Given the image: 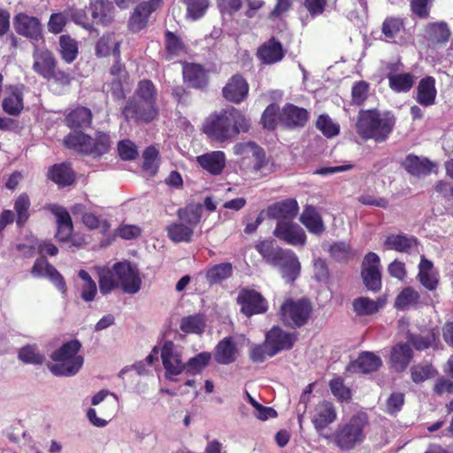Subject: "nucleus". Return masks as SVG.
<instances>
[{
    "label": "nucleus",
    "instance_id": "1",
    "mask_svg": "<svg viewBox=\"0 0 453 453\" xmlns=\"http://www.w3.org/2000/svg\"><path fill=\"white\" fill-rule=\"evenodd\" d=\"M95 270L98 275L100 292L104 296L117 288L130 295H134L141 289L140 271L129 261L117 262L111 267L96 266Z\"/></svg>",
    "mask_w": 453,
    "mask_h": 453
},
{
    "label": "nucleus",
    "instance_id": "2",
    "mask_svg": "<svg viewBox=\"0 0 453 453\" xmlns=\"http://www.w3.org/2000/svg\"><path fill=\"white\" fill-rule=\"evenodd\" d=\"M250 121L236 108L229 107L211 114L203 124L204 134L212 141L225 142L247 132Z\"/></svg>",
    "mask_w": 453,
    "mask_h": 453
},
{
    "label": "nucleus",
    "instance_id": "3",
    "mask_svg": "<svg viewBox=\"0 0 453 453\" xmlns=\"http://www.w3.org/2000/svg\"><path fill=\"white\" fill-rule=\"evenodd\" d=\"M395 124V118L391 112L365 110L359 111L356 127L363 139L383 142L389 137Z\"/></svg>",
    "mask_w": 453,
    "mask_h": 453
},
{
    "label": "nucleus",
    "instance_id": "4",
    "mask_svg": "<svg viewBox=\"0 0 453 453\" xmlns=\"http://www.w3.org/2000/svg\"><path fill=\"white\" fill-rule=\"evenodd\" d=\"M156 96V88L150 81H140L134 96L123 110L125 118L143 122L153 120L157 115Z\"/></svg>",
    "mask_w": 453,
    "mask_h": 453
},
{
    "label": "nucleus",
    "instance_id": "5",
    "mask_svg": "<svg viewBox=\"0 0 453 453\" xmlns=\"http://www.w3.org/2000/svg\"><path fill=\"white\" fill-rule=\"evenodd\" d=\"M81 344L77 340L64 343L50 356L48 368L55 376L71 377L81 369L84 358L80 354Z\"/></svg>",
    "mask_w": 453,
    "mask_h": 453
},
{
    "label": "nucleus",
    "instance_id": "6",
    "mask_svg": "<svg viewBox=\"0 0 453 453\" xmlns=\"http://www.w3.org/2000/svg\"><path fill=\"white\" fill-rule=\"evenodd\" d=\"M65 144L81 153L99 157L108 151L111 142L106 134L98 133L93 139L83 133L73 132L65 138Z\"/></svg>",
    "mask_w": 453,
    "mask_h": 453
},
{
    "label": "nucleus",
    "instance_id": "7",
    "mask_svg": "<svg viewBox=\"0 0 453 453\" xmlns=\"http://www.w3.org/2000/svg\"><path fill=\"white\" fill-rule=\"evenodd\" d=\"M367 418L364 414L353 416L349 421L342 426L336 433V444L342 449H350L365 439V428Z\"/></svg>",
    "mask_w": 453,
    "mask_h": 453
},
{
    "label": "nucleus",
    "instance_id": "8",
    "mask_svg": "<svg viewBox=\"0 0 453 453\" xmlns=\"http://www.w3.org/2000/svg\"><path fill=\"white\" fill-rule=\"evenodd\" d=\"M183 348L180 345L174 344L171 341H166L161 347V360L165 370V377L170 380L180 375L186 368L183 362Z\"/></svg>",
    "mask_w": 453,
    "mask_h": 453
},
{
    "label": "nucleus",
    "instance_id": "9",
    "mask_svg": "<svg viewBox=\"0 0 453 453\" xmlns=\"http://www.w3.org/2000/svg\"><path fill=\"white\" fill-rule=\"evenodd\" d=\"M311 305L305 299L287 300L280 308L282 320L291 326H301L304 325L311 313Z\"/></svg>",
    "mask_w": 453,
    "mask_h": 453
},
{
    "label": "nucleus",
    "instance_id": "10",
    "mask_svg": "<svg viewBox=\"0 0 453 453\" xmlns=\"http://www.w3.org/2000/svg\"><path fill=\"white\" fill-rule=\"evenodd\" d=\"M33 60L32 68L37 74L47 80L53 78L56 60L44 42L34 46Z\"/></svg>",
    "mask_w": 453,
    "mask_h": 453
},
{
    "label": "nucleus",
    "instance_id": "11",
    "mask_svg": "<svg viewBox=\"0 0 453 453\" xmlns=\"http://www.w3.org/2000/svg\"><path fill=\"white\" fill-rule=\"evenodd\" d=\"M362 277L366 288L376 291L381 286L380 257L373 252L368 253L363 261Z\"/></svg>",
    "mask_w": 453,
    "mask_h": 453
},
{
    "label": "nucleus",
    "instance_id": "12",
    "mask_svg": "<svg viewBox=\"0 0 453 453\" xmlns=\"http://www.w3.org/2000/svg\"><path fill=\"white\" fill-rule=\"evenodd\" d=\"M14 26L17 33L29 38L34 46L44 42L41 24L37 19L19 14L16 16Z\"/></svg>",
    "mask_w": 453,
    "mask_h": 453
},
{
    "label": "nucleus",
    "instance_id": "13",
    "mask_svg": "<svg viewBox=\"0 0 453 453\" xmlns=\"http://www.w3.org/2000/svg\"><path fill=\"white\" fill-rule=\"evenodd\" d=\"M274 235L287 243L297 246L304 245L306 235L302 227L291 221H280L273 231Z\"/></svg>",
    "mask_w": 453,
    "mask_h": 453
},
{
    "label": "nucleus",
    "instance_id": "14",
    "mask_svg": "<svg viewBox=\"0 0 453 453\" xmlns=\"http://www.w3.org/2000/svg\"><path fill=\"white\" fill-rule=\"evenodd\" d=\"M242 311L248 317L265 312L268 309L266 300L254 290H243L238 296Z\"/></svg>",
    "mask_w": 453,
    "mask_h": 453
},
{
    "label": "nucleus",
    "instance_id": "15",
    "mask_svg": "<svg viewBox=\"0 0 453 453\" xmlns=\"http://www.w3.org/2000/svg\"><path fill=\"white\" fill-rule=\"evenodd\" d=\"M269 356L273 357L278 352L292 348L296 340L295 334L286 332L278 326L273 327L265 335Z\"/></svg>",
    "mask_w": 453,
    "mask_h": 453
},
{
    "label": "nucleus",
    "instance_id": "16",
    "mask_svg": "<svg viewBox=\"0 0 453 453\" xmlns=\"http://www.w3.org/2000/svg\"><path fill=\"white\" fill-rule=\"evenodd\" d=\"M162 0H150L139 4L132 13L128 27L133 32H139L143 29L149 16L161 5Z\"/></svg>",
    "mask_w": 453,
    "mask_h": 453
},
{
    "label": "nucleus",
    "instance_id": "17",
    "mask_svg": "<svg viewBox=\"0 0 453 453\" xmlns=\"http://www.w3.org/2000/svg\"><path fill=\"white\" fill-rule=\"evenodd\" d=\"M337 418L336 410L334 404L327 401L318 403L314 409L311 422L316 431L322 434V432Z\"/></svg>",
    "mask_w": 453,
    "mask_h": 453
},
{
    "label": "nucleus",
    "instance_id": "18",
    "mask_svg": "<svg viewBox=\"0 0 453 453\" xmlns=\"http://www.w3.org/2000/svg\"><path fill=\"white\" fill-rule=\"evenodd\" d=\"M35 277H47L62 293L65 294L66 285L62 275L44 258L37 259L32 268Z\"/></svg>",
    "mask_w": 453,
    "mask_h": 453
},
{
    "label": "nucleus",
    "instance_id": "19",
    "mask_svg": "<svg viewBox=\"0 0 453 453\" xmlns=\"http://www.w3.org/2000/svg\"><path fill=\"white\" fill-rule=\"evenodd\" d=\"M273 265L280 268L282 278L288 282L294 281L300 273L301 265L296 254L290 250H285Z\"/></svg>",
    "mask_w": 453,
    "mask_h": 453
},
{
    "label": "nucleus",
    "instance_id": "20",
    "mask_svg": "<svg viewBox=\"0 0 453 453\" xmlns=\"http://www.w3.org/2000/svg\"><path fill=\"white\" fill-rule=\"evenodd\" d=\"M249 85L241 75H234L223 88V96L229 101L240 104L248 96Z\"/></svg>",
    "mask_w": 453,
    "mask_h": 453
},
{
    "label": "nucleus",
    "instance_id": "21",
    "mask_svg": "<svg viewBox=\"0 0 453 453\" xmlns=\"http://www.w3.org/2000/svg\"><path fill=\"white\" fill-rule=\"evenodd\" d=\"M298 203L295 199H287L273 203L267 209V214L270 218L280 221H291L298 212Z\"/></svg>",
    "mask_w": 453,
    "mask_h": 453
},
{
    "label": "nucleus",
    "instance_id": "22",
    "mask_svg": "<svg viewBox=\"0 0 453 453\" xmlns=\"http://www.w3.org/2000/svg\"><path fill=\"white\" fill-rule=\"evenodd\" d=\"M196 162L204 171L219 175L226 166V156L220 150L211 151L196 157Z\"/></svg>",
    "mask_w": 453,
    "mask_h": 453
},
{
    "label": "nucleus",
    "instance_id": "23",
    "mask_svg": "<svg viewBox=\"0 0 453 453\" xmlns=\"http://www.w3.org/2000/svg\"><path fill=\"white\" fill-rule=\"evenodd\" d=\"M234 153L237 156L244 157H254V169L260 171L265 163V152L263 149L258 147L255 142H246L236 143L233 148Z\"/></svg>",
    "mask_w": 453,
    "mask_h": 453
},
{
    "label": "nucleus",
    "instance_id": "24",
    "mask_svg": "<svg viewBox=\"0 0 453 453\" xmlns=\"http://www.w3.org/2000/svg\"><path fill=\"white\" fill-rule=\"evenodd\" d=\"M412 358V350L406 343H398L392 348L389 361L391 368L397 372H403Z\"/></svg>",
    "mask_w": 453,
    "mask_h": 453
},
{
    "label": "nucleus",
    "instance_id": "25",
    "mask_svg": "<svg viewBox=\"0 0 453 453\" xmlns=\"http://www.w3.org/2000/svg\"><path fill=\"white\" fill-rule=\"evenodd\" d=\"M238 354L236 344L233 339L226 337L217 344L214 358L219 364L229 365L236 360Z\"/></svg>",
    "mask_w": 453,
    "mask_h": 453
},
{
    "label": "nucleus",
    "instance_id": "26",
    "mask_svg": "<svg viewBox=\"0 0 453 453\" xmlns=\"http://www.w3.org/2000/svg\"><path fill=\"white\" fill-rule=\"evenodd\" d=\"M436 95L435 80L431 76L421 79L417 87V102L425 107L431 106L435 103Z\"/></svg>",
    "mask_w": 453,
    "mask_h": 453
},
{
    "label": "nucleus",
    "instance_id": "27",
    "mask_svg": "<svg viewBox=\"0 0 453 453\" xmlns=\"http://www.w3.org/2000/svg\"><path fill=\"white\" fill-rule=\"evenodd\" d=\"M300 221L313 234L320 235L326 230L319 212L313 206H306L300 216Z\"/></svg>",
    "mask_w": 453,
    "mask_h": 453
},
{
    "label": "nucleus",
    "instance_id": "28",
    "mask_svg": "<svg viewBox=\"0 0 453 453\" xmlns=\"http://www.w3.org/2000/svg\"><path fill=\"white\" fill-rule=\"evenodd\" d=\"M279 119L288 127H303L308 119V112L303 108L289 104L283 107Z\"/></svg>",
    "mask_w": 453,
    "mask_h": 453
},
{
    "label": "nucleus",
    "instance_id": "29",
    "mask_svg": "<svg viewBox=\"0 0 453 453\" xmlns=\"http://www.w3.org/2000/svg\"><path fill=\"white\" fill-rule=\"evenodd\" d=\"M418 278L420 283L428 290H434L437 288L439 282V274L434 269L433 263L421 257L418 265Z\"/></svg>",
    "mask_w": 453,
    "mask_h": 453
},
{
    "label": "nucleus",
    "instance_id": "30",
    "mask_svg": "<svg viewBox=\"0 0 453 453\" xmlns=\"http://www.w3.org/2000/svg\"><path fill=\"white\" fill-rule=\"evenodd\" d=\"M51 211L57 218L56 237L61 242L67 241L73 233V223L69 212L65 208L57 205L51 207Z\"/></svg>",
    "mask_w": 453,
    "mask_h": 453
},
{
    "label": "nucleus",
    "instance_id": "31",
    "mask_svg": "<svg viewBox=\"0 0 453 453\" xmlns=\"http://www.w3.org/2000/svg\"><path fill=\"white\" fill-rule=\"evenodd\" d=\"M89 9L96 23L107 25L113 19L114 8L109 0H90Z\"/></svg>",
    "mask_w": 453,
    "mask_h": 453
},
{
    "label": "nucleus",
    "instance_id": "32",
    "mask_svg": "<svg viewBox=\"0 0 453 453\" xmlns=\"http://www.w3.org/2000/svg\"><path fill=\"white\" fill-rule=\"evenodd\" d=\"M182 73L185 82L190 87L202 88L207 84V73L200 65L185 64Z\"/></svg>",
    "mask_w": 453,
    "mask_h": 453
},
{
    "label": "nucleus",
    "instance_id": "33",
    "mask_svg": "<svg viewBox=\"0 0 453 453\" xmlns=\"http://www.w3.org/2000/svg\"><path fill=\"white\" fill-rule=\"evenodd\" d=\"M403 165L408 173L415 176H426L436 168V165L427 158L414 155H409Z\"/></svg>",
    "mask_w": 453,
    "mask_h": 453
},
{
    "label": "nucleus",
    "instance_id": "34",
    "mask_svg": "<svg viewBox=\"0 0 453 453\" xmlns=\"http://www.w3.org/2000/svg\"><path fill=\"white\" fill-rule=\"evenodd\" d=\"M120 40L113 33L104 35L97 42L96 46V54L98 57H107L113 54L119 57Z\"/></svg>",
    "mask_w": 453,
    "mask_h": 453
},
{
    "label": "nucleus",
    "instance_id": "35",
    "mask_svg": "<svg viewBox=\"0 0 453 453\" xmlns=\"http://www.w3.org/2000/svg\"><path fill=\"white\" fill-rule=\"evenodd\" d=\"M257 56L265 64H274L283 58L281 44L272 39L259 48Z\"/></svg>",
    "mask_w": 453,
    "mask_h": 453
},
{
    "label": "nucleus",
    "instance_id": "36",
    "mask_svg": "<svg viewBox=\"0 0 453 453\" xmlns=\"http://www.w3.org/2000/svg\"><path fill=\"white\" fill-rule=\"evenodd\" d=\"M388 250H395L399 252H411L418 250V242L415 238L402 234H391L385 241Z\"/></svg>",
    "mask_w": 453,
    "mask_h": 453
},
{
    "label": "nucleus",
    "instance_id": "37",
    "mask_svg": "<svg viewBox=\"0 0 453 453\" xmlns=\"http://www.w3.org/2000/svg\"><path fill=\"white\" fill-rule=\"evenodd\" d=\"M380 365L381 360L378 356L371 352H364L352 364L351 367L354 371L369 373L378 370Z\"/></svg>",
    "mask_w": 453,
    "mask_h": 453
},
{
    "label": "nucleus",
    "instance_id": "38",
    "mask_svg": "<svg viewBox=\"0 0 453 453\" xmlns=\"http://www.w3.org/2000/svg\"><path fill=\"white\" fill-rule=\"evenodd\" d=\"M389 88L396 93H405L411 90L415 77L411 73H389L388 75Z\"/></svg>",
    "mask_w": 453,
    "mask_h": 453
},
{
    "label": "nucleus",
    "instance_id": "39",
    "mask_svg": "<svg viewBox=\"0 0 453 453\" xmlns=\"http://www.w3.org/2000/svg\"><path fill=\"white\" fill-rule=\"evenodd\" d=\"M384 303V301L380 298L375 301L368 297L361 296L353 301V309L357 315H372L381 309Z\"/></svg>",
    "mask_w": 453,
    "mask_h": 453
},
{
    "label": "nucleus",
    "instance_id": "40",
    "mask_svg": "<svg viewBox=\"0 0 453 453\" xmlns=\"http://www.w3.org/2000/svg\"><path fill=\"white\" fill-rule=\"evenodd\" d=\"M79 278L82 280L80 287V295L81 299L86 302H93L97 295V286L90 274L85 270L78 272Z\"/></svg>",
    "mask_w": 453,
    "mask_h": 453
},
{
    "label": "nucleus",
    "instance_id": "41",
    "mask_svg": "<svg viewBox=\"0 0 453 453\" xmlns=\"http://www.w3.org/2000/svg\"><path fill=\"white\" fill-rule=\"evenodd\" d=\"M23 88H12L11 94L3 101V109L9 115H18L23 109Z\"/></svg>",
    "mask_w": 453,
    "mask_h": 453
},
{
    "label": "nucleus",
    "instance_id": "42",
    "mask_svg": "<svg viewBox=\"0 0 453 453\" xmlns=\"http://www.w3.org/2000/svg\"><path fill=\"white\" fill-rule=\"evenodd\" d=\"M91 117L90 110L81 106L70 111L65 118V121L71 128L86 127L89 126Z\"/></svg>",
    "mask_w": 453,
    "mask_h": 453
},
{
    "label": "nucleus",
    "instance_id": "43",
    "mask_svg": "<svg viewBox=\"0 0 453 453\" xmlns=\"http://www.w3.org/2000/svg\"><path fill=\"white\" fill-rule=\"evenodd\" d=\"M49 177L59 186L70 185L74 180L73 172L67 164L52 166L49 172Z\"/></svg>",
    "mask_w": 453,
    "mask_h": 453
},
{
    "label": "nucleus",
    "instance_id": "44",
    "mask_svg": "<svg viewBox=\"0 0 453 453\" xmlns=\"http://www.w3.org/2000/svg\"><path fill=\"white\" fill-rule=\"evenodd\" d=\"M168 237L174 242L191 241L194 231L191 226H188L181 220L169 225L166 227Z\"/></svg>",
    "mask_w": 453,
    "mask_h": 453
},
{
    "label": "nucleus",
    "instance_id": "45",
    "mask_svg": "<svg viewBox=\"0 0 453 453\" xmlns=\"http://www.w3.org/2000/svg\"><path fill=\"white\" fill-rule=\"evenodd\" d=\"M202 210V205L200 204H189L185 208L178 210V216L184 224L191 226L194 230L200 222Z\"/></svg>",
    "mask_w": 453,
    "mask_h": 453
},
{
    "label": "nucleus",
    "instance_id": "46",
    "mask_svg": "<svg viewBox=\"0 0 453 453\" xmlns=\"http://www.w3.org/2000/svg\"><path fill=\"white\" fill-rule=\"evenodd\" d=\"M258 253L270 264L274 265L285 250L275 246L273 241H264L256 246Z\"/></svg>",
    "mask_w": 453,
    "mask_h": 453
},
{
    "label": "nucleus",
    "instance_id": "47",
    "mask_svg": "<svg viewBox=\"0 0 453 453\" xmlns=\"http://www.w3.org/2000/svg\"><path fill=\"white\" fill-rule=\"evenodd\" d=\"M111 74L113 76L111 82L112 94L117 98H121L124 96L122 81L126 80L127 72L122 65L119 61H116L111 68Z\"/></svg>",
    "mask_w": 453,
    "mask_h": 453
},
{
    "label": "nucleus",
    "instance_id": "48",
    "mask_svg": "<svg viewBox=\"0 0 453 453\" xmlns=\"http://www.w3.org/2000/svg\"><path fill=\"white\" fill-rule=\"evenodd\" d=\"M59 51L66 63H72L77 57L78 45L75 40L68 35H62L59 39Z\"/></svg>",
    "mask_w": 453,
    "mask_h": 453
},
{
    "label": "nucleus",
    "instance_id": "49",
    "mask_svg": "<svg viewBox=\"0 0 453 453\" xmlns=\"http://www.w3.org/2000/svg\"><path fill=\"white\" fill-rule=\"evenodd\" d=\"M211 359V354L210 352H201L185 363V370L189 373H199L208 365Z\"/></svg>",
    "mask_w": 453,
    "mask_h": 453
},
{
    "label": "nucleus",
    "instance_id": "50",
    "mask_svg": "<svg viewBox=\"0 0 453 453\" xmlns=\"http://www.w3.org/2000/svg\"><path fill=\"white\" fill-rule=\"evenodd\" d=\"M180 329L186 334H201L204 329V320L200 315L185 317L181 319Z\"/></svg>",
    "mask_w": 453,
    "mask_h": 453
},
{
    "label": "nucleus",
    "instance_id": "51",
    "mask_svg": "<svg viewBox=\"0 0 453 453\" xmlns=\"http://www.w3.org/2000/svg\"><path fill=\"white\" fill-rule=\"evenodd\" d=\"M166 51L167 59H173L187 53L184 44L171 32L166 33Z\"/></svg>",
    "mask_w": 453,
    "mask_h": 453
},
{
    "label": "nucleus",
    "instance_id": "52",
    "mask_svg": "<svg viewBox=\"0 0 453 453\" xmlns=\"http://www.w3.org/2000/svg\"><path fill=\"white\" fill-rule=\"evenodd\" d=\"M30 200L27 194H21L14 203V209L17 214V225L21 226L29 217Z\"/></svg>",
    "mask_w": 453,
    "mask_h": 453
},
{
    "label": "nucleus",
    "instance_id": "53",
    "mask_svg": "<svg viewBox=\"0 0 453 453\" xmlns=\"http://www.w3.org/2000/svg\"><path fill=\"white\" fill-rule=\"evenodd\" d=\"M19 358L27 364L39 365L44 360V356L35 345H27L19 351Z\"/></svg>",
    "mask_w": 453,
    "mask_h": 453
},
{
    "label": "nucleus",
    "instance_id": "54",
    "mask_svg": "<svg viewBox=\"0 0 453 453\" xmlns=\"http://www.w3.org/2000/svg\"><path fill=\"white\" fill-rule=\"evenodd\" d=\"M418 293L411 288H404L396 297L395 306L399 310H404L418 303Z\"/></svg>",
    "mask_w": 453,
    "mask_h": 453
},
{
    "label": "nucleus",
    "instance_id": "55",
    "mask_svg": "<svg viewBox=\"0 0 453 453\" xmlns=\"http://www.w3.org/2000/svg\"><path fill=\"white\" fill-rule=\"evenodd\" d=\"M188 16L193 20L203 17L209 7V0H184Z\"/></svg>",
    "mask_w": 453,
    "mask_h": 453
},
{
    "label": "nucleus",
    "instance_id": "56",
    "mask_svg": "<svg viewBox=\"0 0 453 453\" xmlns=\"http://www.w3.org/2000/svg\"><path fill=\"white\" fill-rule=\"evenodd\" d=\"M232 274V265L222 263L216 265L207 272V278L211 282L221 281Z\"/></svg>",
    "mask_w": 453,
    "mask_h": 453
},
{
    "label": "nucleus",
    "instance_id": "57",
    "mask_svg": "<svg viewBox=\"0 0 453 453\" xmlns=\"http://www.w3.org/2000/svg\"><path fill=\"white\" fill-rule=\"evenodd\" d=\"M316 126L328 138L337 135L340 131L339 125L334 123L327 115H320Z\"/></svg>",
    "mask_w": 453,
    "mask_h": 453
},
{
    "label": "nucleus",
    "instance_id": "58",
    "mask_svg": "<svg viewBox=\"0 0 453 453\" xmlns=\"http://www.w3.org/2000/svg\"><path fill=\"white\" fill-rule=\"evenodd\" d=\"M411 373V379L415 383H421L426 380L434 377L435 371L432 365L426 364L412 366Z\"/></svg>",
    "mask_w": 453,
    "mask_h": 453
},
{
    "label": "nucleus",
    "instance_id": "59",
    "mask_svg": "<svg viewBox=\"0 0 453 453\" xmlns=\"http://www.w3.org/2000/svg\"><path fill=\"white\" fill-rule=\"evenodd\" d=\"M157 156L158 150L153 147H148L143 154V165L142 167L145 171L149 172L150 174H155L157 169Z\"/></svg>",
    "mask_w": 453,
    "mask_h": 453
},
{
    "label": "nucleus",
    "instance_id": "60",
    "mask_svg": "<svg viewBox=\"0 0 453 453\" xmlns=\"http://www.w3.org/2000/svg\"><path fill=\"white\" fill-rule=\"evenodd\" d=\"M403 29V20L398 18H388L383 23V34L388 38H395Z\"/></svg>",
    "mask_w": 453,
    "mask_h": 453
},
{
    "label": "nucleus",
    "instance_id": "61",
    "mask_svg": "<svg viewBox=\"0 0 453 453\" xmlns=\"http://www.w3.org/2000/svg\"><path fill=\"white\" fill-rule=\"evenodd\" d=\"M330 388L333 395L341 401H346L350 398L349 389L343 384L341 378L334 379L330 381Z\"/></svg>",
    "mask_w": 453,
    "mask_h": 453
},
{
    "label": "nucleus",
    "instance_id": "62",
    "mask_svg": "<svg viewBox=\"0 0 453 453\" xmlns=\"http://www.w3.org/2000/svg\"><path fill=\"white\" fill-rule=\"evenodd\" d=\"M278 119V107L275 104H270L262 115V124L265 128L273 129Z\"/></svg>",
    "mask_w": 453,
    "mask_h": 453
},
{
    "label": "nucleus",
    "instance_id": "63",
    "mask_svg": "<svg viewBox=\"0 0 453 453\" xmlns=\"http://www.w3.org/2000/svg\"><path fill=\"white\" fill-rule=\"evenodd\" d=\"M118 150L120 157L124 160H131L138 155L136 146L129 140L119 142Z\"/></svg>",
    "mask_w": 453,
    "mask_h": 453
},
{
    "label": "nucleus",
    "instance_id": "64",
    "mask_svg": "<svg viewBox=\"0 0 453 453\" xmlns=\"http://www.w3.org/2000/svg\"><path fill=\"white\" fill-rule=\"evenodd\" d=\"M369 85L365 81H359L352 87V101L356 104H361L367 97Z\"/></svg>",
    "mask_w": 453,
    "mask_h": 453
}]
</instances>
